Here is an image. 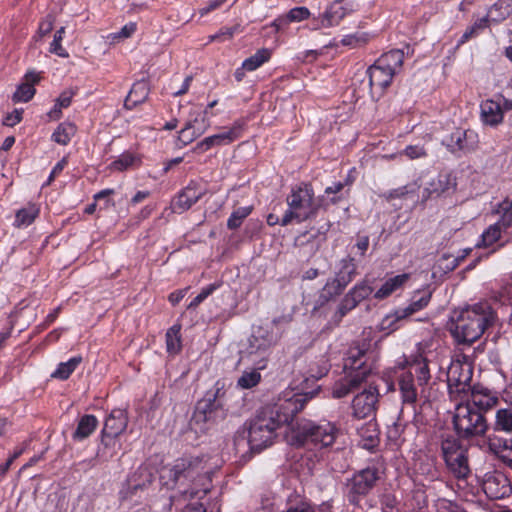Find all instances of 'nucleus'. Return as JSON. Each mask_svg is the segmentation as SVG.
Wrapping results in <instances>:
<instances>
[{
	"mask_svg": "<svg viewBox=\"0 0 512 512\" xmlns=\"http://www.w3.org/2000/svg\"><path fill=\"white\" fill-rule=\"evenodd\" d=\"M495 313L487 302H479L455 311L450 332L458 343L471 344L493 324Z\"/></svg>",
	"mask_w": 512,
	"mask_h": 512,
	"instance_id": "obj_1",
	"label": "nucleus"
},
{
	"mask_svg": "<svg viewBox=\"0 0 512 512\" xmlns=\"http://www.w3.org/2000/svg\"><path fill=\"white\" fill-rule=\"evenodd\" d=\"M404 61V52L399 49L390 50L382 54L366 74L369 78V85L372 96H380L391 84L395 74L401 69Z\"/></svg>",
	"mask_w": 512,
	"mask_h": 512,
	"instance_id": "obj_2",
	"label": "nucleus"
},
{
	"mask_svg": "<svg viewBox=\"0 0 512 512\" xmlns=\"http://www.w3.org/2000/svg\"><path fill=\"white\" fill-rule=\"evenodd\" d=\"M453 426L458 437L465 440L482 437L489 430L484 413L476 409L469 401L456 405Z\"/></svg>",
	"mask_w": 512,
	"mask_h": 512,
	"instance_id": "obj_3",
	"label": "nucleus"
},
{
	"mask_svg": "<svg viewBox=\"0 0 512 512\" xmlns=\"http://www.w3.org/2000/svg\"><path fill=\"white\" fill-rule=\"evenodd\" d=\"M430 378V370L425 360L410 364L398 377L403 402L414 404L418 396L424 392Z\"/></svg>",
	"mask_w": 512,
	"mask_h": 512,
	"instance_id": "obj_4",
	"label": "nucleus"
},
{
	"mask_svg": "<svg viewBox=\"0 0 512 512\" xmlns=\"http://www.w3.org/2000/svg\"><path fill=\"white\" fill-rule=\"evenodd\" d=\"M288 209L281 219V225L286 226L293 220L298 222L308 219L316 214L313 206V192L308 185L292 191L287 197Z\"/></svg>",
	"mask_w": 512,
	"mask_h": 512,
	"instance_id": "obj_5",
	"label": "nucleus"
},
{
	"mask_svg": "<svg viewBox=\"0 0 512 512\" xmlns=\"http://www.w3.org/2000/svg\"><path fill=\"white\" fill-rule=\"evenodd\" d=\"M280 427L276 421L262 409L250 423L248 444L252 451H261L272 444L276 429Z\"/></svg>",
	"mask_w": 512,
	"mask_h": 512,
	"instance_id": "obj_6",
	"label": "nucleus"
},
{
	"mask_svg": "<svg viewBox=\"0 0 512 512\" xmlns=\"http://www.w3.org/2000/svg\"><path fill=\"white\" fill-rule=\"evenodd\" d=\"M275 342L276 337L267 327H254L244 353L255 365H258L259 369H264L267 364L268 351Z\"/></svg>",
	"mask_w": 512,
	"mask_h": 512,
	"instance_id": "obj_7",
	"label": "nucleus"
},
{
	"mask_svg": "<svg viewBox=\"0 0 512 512\" xmlns=\"http://www.w3.org/2000/svg\"><path fill=\"white\" fill-rule=\"evenodd\" d=\"M310 393H297L289 398H285L280 403L274 406L263 408L275 421L281 426L282 424H289L294 416L303 409L306 402L314 397L316 391Z\"/></svg>",
	"mask_w": 512,
	"mask_h": 512,
	"instance_id": "obj_8",
	"label": "nucleus"
},
{
	"mask_svg": "<svg viewBox=\"0 0 512 512\" xmlns=\"http://www.w3.org/2000/svg\"><path fill=\"white\" fill-rule=\"evenodd\" d=\"M206 462L203 457L188 456L177 459L170 469L173 479L177 483L184 484L186 481H202L205 476Z\"/></svg>",
	"mask_w": 512,
	"mask_h": 512,
	"instance_id": "obj_9",
	"label": "nucleus"
},
{
	"mask_svg": "<svg viewBox=\"0 0 512 512\" xmlns=\"http://www.w3.org/2000/svg\"><path fill=\"white\" fill-rule=\"evenodd\" d=\"M472 366L467 361L453 360L448 367L447 383L451 396H459L470 391Z\"/></svg>",
	"mask_w": 512,
	"mask_h": 512,
	"instance_id": "obj_10",
	"label": "nucleus"
},
{
	"mask_svg": "<svg viewBox=\"0 0 512 512\" xmlns=\"http://www.w3.org/2000/svg\"><path fill=\"white\" fill-rule=\"evenodd\" d=\"M210 127L207 117V110L194 109L189 116L185 126L180 130L178 140L183 145H188L196 138L203 135Z\"/></svg>",
	"mask_w": 512,
	"mask_h": 512,
	"instance_id": "obj_11",
	"label": "nucleus"
},
{
	"mask_svg": "<svg viewBox=\"0 0 512 512\" xmlns=\"http://www.w3.org/2000/svg\"><path fill=\"white\" fill-rule=\"evenodd\" d=\"M378 479L375 468H366L353 476L348 484V498L353 504H357L359 497L366 495Z\"/></svg>",
	"mask_w": 512,
	"mask_h": 512,
	"instance_id": "obj_12",
	"label": "nucleus"
},
{
	"mask_svg": "<svg viewBox=\"0 0 512 512\" xmlns=\"http://www.w3.org/2000/svg\"><path fill=\"white\" fill-rule=\"evenodd\" d=\"M355 274L356 265L354 263V259L351 257L342 259L339 263L338 270L336 271L335 278L331 282L326 283L324 287L326 294L322 295V297H332L333 295L339 294L352 280Z\"/></svg>",
	"mask_w": 512,
	"mask_h": 512,
	"instance_id": "obj_13",
	"label": "nucleus"
},
{
	"mask_svg": "<svg viewBox=\"0 0 512 512\" xmlns=\"http://www.w3.org/2000/svg\"><path fill=\"white\" fill-rule=\"evenodd\" d=\"M378 396L377 388L372 386L357 394L352 401L353 416L359 419L373 416L376 411Z\"/></svg>",
	"mask_w": 512,
	"mask_h": 512,
	"instance_id": "obj_14",
	"label": "nucleus"
},
{
	"mask_svg": "<svg viewBox=\"0 0 512 512\" xmlns=\"http://www.w3.org/2000/svg\"><path fill=\"white\" fill-rule=\"evenodd\" d=\"M372 288L366 283L357 284L342 300L338 310L333 316V326H337L346 313L367 298L372 293Z\"/></svg>",
	"mask_w": 512,
	"mask_h": 512,
	"instance_id": "obj_15",
	"label": "nucleus"
},
{
	"mask_svg": "<svg viewBox=\"0 0 512 512\" xmlns=\"http://www.w3.org/2000/svg\"><path fill=\"white\" fill-rule=\"evenodd\" d=\"M482 489L490 499H502L511 491L508 478L498 471L487 472L484 475Z\"/></svg>",
	"mask_w": 512,
	"mask_h": 512,
	"instance_id": "obj_16",
	"label": "nucleus"
},
{
	"mask_svg": "<svg viewBox=\"0 0 512 512\" xmlns=\"http://www.w3.org/2000/svg\"><path fill=\"white\" fill-rule=\"evenodd\" d=\"M371 335V330L363 332V342L357 343L352 346L347 354V358L345 359L344 368L349 369L348 372L368 370V374L370 373V369L365 366L366 361L364 360L366 353L369 351L371 344L368 341Z\"/></svg>",
	"mask_w": 512,
	"mask_h": 512,
	"instance_id": "obj_17",
	"label": "nucleus"
},
{
	"mask_svg": "<svg viewBox=\"0 0 512 512\" xmlns=\"http://www.w3.org/2000/svg\"><path fill=\"white\" fill-rule=\"evenodd\" d=\"M368 370L346 372V374L338 379L331 387V395L335 399L347 396L349 393L357 389L367 378Z\"/></svg>",
	"mask_w": 512,
	"mask_h": 512,
	"instance_id": "obj_18",
	"label": "nucleus"
},
{
	"mask_svg": "<svg viewBox=\"0 0 512 512\" xmlns=\"http://www.w3.org/2000/svg\"><path fill=\"white\" fill-rule=\"evenodd\" d=\"M220 389L212 396H208L198 402L192 417V423L200 424L212 420L214 411L222 406L218 400Z\"/></svg>",
	"mask_w": 512,
	"mask_h": 512,
	"instance_id": "obj_19",
	"label": "nucleus"
},
{
	"mask_svg": "<svg viewBox=\"0 0 512 512\" xmlns=\"http://www.w3.org/2000/svg\"><path fill=\"white\" fill-rule=\"evenodd\" d=\"M476 409L485 413L494 407L498 398L487 388L474 386L470 388V398L467 399Z\"/></svg>",
	"mask_w": 512,
	"mask_h": 512,
	"instance_id": "obj_20",
	"label": "nucleus"
},
{
	"mask_svg": "<svg viewBox=\"0 0 512 512\" xmlns=\"http://www.w3.org/2000/svg\"><path fill=\"white\" fill-rule=\"evenodd\" d=\"M128 417L123 409H114L104 422L103 435L119 436L127 428Z\"/></svg>",
	"mask_w": 512,
	"mask_h": 512,
	"instance_id": "obj_21",
	"label": "nucleus"
},
{
	"mask_svg": "<svg viewBox=\"0 0 512 512\" xmlns=\"http://www.w3.org/2000/svg\"><path fill=\"white\" fill-rule=\"evenodd\" d=\"M202 196L201 191L195 187L187 186L172 202V209L176 213H183L192 207Z\"/></svg>",
	"mask_w": 512,
	"mask_h": 512,
	"instance_id": "obj_22",
	"label": "nucleus"
},
{
	"mask_svg": "<svg viewBox=\"0 0 512 512\" xmlns=\"http://www.w3.org/2000/svg\"><path fill=\"white\" fill-rule=\"evenodd\" d=\"M481 119L486 125L497 126L503 121V109L499 102L486 100L481 104Z\"/></svg>",
	"mask_w": 512,
	"mask_h": 512,
	"instance_id": "obj_23",
	"label": "nucleus"
},
{
	"mask_svg": "<svg viewBox=\"0 0 512 512\" xmlns=\"http://www.w3.org/2000/svg\"><path fill=\"white\" fill-rule=\"evenodd\" d=\"M242 123L236 121L231 127L225 128L222 132L208 136L212 147L224 146L232 143L241 136Z\"/></svg>",
	"mask_w": 512,
	"mask_h": 512,
	"instance_id": "obj_24",
	"label": "nucleus"
},
{
	"mask_svg": "<svg viewBox=\"0 0 512 512\" xmlns=\"http://www.w3.org/2000/svg\"><path fill=\"white\" fill-rule=\"evenodd\" d=\"M40 77L35 72H28L25 75V82L20 84L13 94L14 102H28L35 94L34 84L39 81Z\"/></svg>",
	"mask_w": 512,
	"mask_h": 512,
	"instance_id": "obj_25",
	"label": "nucleus"
},
{
	"mask_svg": "<svg viewBox=\"0 0 512 512\" xmlns=\"http://www.w3.org/2000/svg\"><path fill=\"white\" fill-rule=\"evenodd\" d=\"M351 10L342 1L333 2L322 16V27L338 25Z\"/></svg>",
	"mask_w": 512,
	"mask_h": 512,
	"instance_id": "obj_26",
	"label": "nucleus"
},
{
	"mask_svg": "<svg viewBox=\"0 0 512 512\" xmlns=\"http://www.w3.org/2000/svg\"><path fill=\"white\" fill-rule=\"evenodd\" d=\"M414 470L416 473L425 476L429 480H434L438 477L436 468V460L433 456L428 454H419L414 461Z\"/></svg>",
	"mask_w": 512,
	"mask_h": 512,
	"instance_id": "obj_27",
	"label": "nucleus"
},
{
	"mask_svg": "<svg viewBox=\"0 0 512 512\" xmlns=\"http://www.w3.org/2000/svg\"><path fill=\"white\" fill-rule=\"evenodd\" d=\"M360 437L359 445L367 450H371L379 443V433L376 423L368 422L357 429Z\"/></svg>",
	"mask_w": 512,
	"mask_h": 512,
	"instance_id": "obj_28",
	"label": "nucleus"
},
{
	"mask_svg": "<svg viewBox=\"0 0 512 512\" xmlns=\"http://www.w3.org/2000/svg\"><path fill=\"white\" fill-rule=\"evenodd\" d=\"M449 471L458 479H464L470 473L465 451L458 453L445 461Z\"/></svg>",
	"mask_w": 512,
	"mask_h": 512,
	"instance_id": "obj_29",
	"label": "nucleus"
},
{
	"mask_svg": "<svg viewBox=\"0 0 512 512\" xmlns=\"http://www.w3.org/2000/svg\"><path fill=\"white\" fill-rule=\"evenodd\" d=\"M475 138L474 132L458 129L451 134L452 147L461 151H471L475 148Z\"/></svg>",
	"mask_w": 512,
	"mask_h": 512,
	"instance_id": "obj_30",
	"label": "nucleus"
},
{
	"mask_svg": "<svg viewBox=\"0 0 512 512\" xmlns=\"http://www.w3.org/2000/svg\"><path fill=\"white\" fill-rule=\"evenodd\" d=\"M149 94V87L146 81H138L136 82L126 100H125V106L128 108H132L140 103H143Z\"/></svg>",
	"mask_w": 512,
	"mask_h": 512,
	"instance_id": "obj_31",
	"label": "nucleus"
},
{
	"mask_svg": "<svg viewBox=\"0 0 512 512\" xmlns=\"http://www.w3.org/2000/svg\"><path fill=\"white\" fill-rule=\"evenodd\" d=\"M101 436V446L97 450V456L107 461L116 455L120 443L117 439L118 436L103 435L102 433Z\"/></svg>",
	"mask_w": 512,
	"mask_h": 512,
	"instance_id": "obj_32",
	"label": "nucleus"
},
{
	"mask_svg": "<svg viewBox=\"0 0 512 512\" xmlns=\"http://www.w3.org/2000/svg\"><path fill=\"white\" fill-rule=\"evenodd\" d=\"M492 429L495 432L512 433V408H502L496 411Z\"/></svg>",
	"mask_w": 512,
	"mask_h": 512,
	"instance_id": "obj_33",
	"label": "nucleus"
},
{
	"mask_svg": "<svg viewBox=\"0 0 512 512\" xmlns=\"http://www.w3.org/2000/svg\"><path fill=\"white\" fill-rule=\"evenodd\" d=\"M408 274H401L389 278L384 282V284L375 292L374 297L376 299H384L390 296L394 291L403 286V284L408 280Z\"/></svg>",
	"mask_w": 512,
	"mask_h": 512,
	"instance_id": "obj_34",
	"label": "nucleus"
},
{
	"mask_svg": "<svg viewBox=\"0 0 512 512\" xmlns=\"http://www.w3.org/2000/svg\"><path fill=\"white\" fill-rule=\"evenodd\" d=\"M98 420L94 415H84L80 418L78 426L73 434V438L83 440L89 437L96 429Z\"/></svg>",
	"mask_w": 512,
	"mask_h": 512,
	"instance_id": "obj_35",
	"label": "nucleus"
},
{
	"mask_svg": "<svg viewBox=\"0 0 512 512\" xmlns=\"http://www.w3.org/2000/svg\"><path fill=\"white\" fill-rule=\"evenodd\" d=\"M271 54V50L268 48H261L257 50L252 56L243 61L244 69L249 72L258 69L270 60Z\"/></svg>",
	"mask_w": 512,
	"mask_h": 512,
	"instance_id": "obj_36",
	"label": "nucleus"
},
{
	"mask_svg": "<svg viewBox=\"0 0 512 512\" xmlns=\"http://www.w3.org/2000/svg\"><path fill=\"white\" fill-rule=\"evenodd\" d=\"M82 362L81 356H76L69 359L67 362H62L58 365L56 370L51 374V377L66 380L75 371L78 365Z\"/></svg>",
	"mask_w": 512,
	"mask_h": 512,
	"instance_id": "obj_37",
	"label": "nucleus"
},
{
	"mask_svg": "<svg viewBox=\"0 0 512 512\" xmlns=\"http://www.w3.org/2000/svg\"><path fill=\"white\" fill-rule=\"evenodd\" d=\"M181 326L178 324L173 325L167 330L166 333V348L168 353L177 354L181 350Z\"/></svg>",
	"mask_w": 512,
	"mask_h": 512,
	"instance_id": "obj_38",
	"label": "nucleus"
},
{
	"mask_svg": "<svg viewBox=\"0 0 512 512\" xmlns=\"http://www.w3.org/2000/svg\"><path fill=\"white\" fill-rule=\"evenodd\" d=\"M76 133V126L70 122L61 123L52 135L53 140L61 145L69 143Z\"/></svg>",
	"mask_w": 512,
	"mask_h": 512,
	"instance_id": "obj_39",
	"label": "nucleus"
},
{
	"mask_svg": "<svg viewBox=\"0 0 512 512\" xmlns=\"http://www.w3.org/2000/svg\"><path fill=\"white\" fill-rule=\"evenodd\" d=\"M258 365L254 369H247L243 371L237 380V386L242 389H251L259 384L261 381V374Z\"/></svg>",
	"mask_w": 512,
	"mask_h": 512,
	"instance_id": "obj_40",
	"label": "nucleus"
},
{
	"mask_svg": "<svg viewBox=\"0 0 512 512\" xmlns=\"http://www.w3.org/2000/svg\"><path fill=\"white\" fill-rule=\"evenodd\" d=\"M38 213L39 209L35 205L29 204L16 213L15 225L17 227L30 225L35 220Z\"/></svg>",
	"mask_w": 512,
	"mask_h": 512,
	"instance_id": "obj_41",
	"label": "nucleus"
},
{
	"mask_svg": "<svg viewBox=\"0 0 512 512\" xmlns=\"http://www.w3.org/2000/svg\"><path fill=\"white\" fill-rule=\"evenodd\" d=\"M488 441L490 449L494 451L509 468H512V448L508 446L507 441H504L502 446L500 444L497 446L490 436H488Z\"/></svg>",
	"mask_w": 512,
	"mask_h": 512,
	"instance_id": "obj_42",
	"label": "nucleus"
},
{
	"mask_svg": "<svg viewBox=\"0 0 512 512\" xmlns=\"http://www.w3.org/2000/svg\"><path fill=\"white\" fill-rule=\"evenodd\" d=\"M497 213L502 216L496 224H499L501 229H507L512 225V200L505 199L498 205Z\"/></svg>",
	"mask_w": 512,
	"mask_h": 512,
	"instance_id": "obj_43",
	"label": "nucleus"
},
{
	"mask_svg": "<svg viewBox=\"0 0 512 512\" xmlns=\"http://www.w3.org/2000/svg\"><path fill=\"white\" fill-rule=\"evenodd\" d=\"M140 160L129 153L122 154L117 160L113 161L110 165L112 170L124 171L131 167L137 166Z\"/></svg>",
	"mask_w": 512,
	"mask_h": 512,
	"instance_id": "obj_44",
	"label": "nucleus"
},
{
	"mask_svg": "<svg viewBox=\"0 0 512 512\" xmlns=\"http://www.w3.org/2000/svg\"><path fill=\"white\" fill-rule=\"evenodd\" d=\"M370 40V35L366 32L358 31L354 34L346 35L341 40L344 46L357 48L365 45Z\"/></svg>",
	"mask_w": 512,
	"mask_h": 512,
	"instance_id": "obj_45",
	"label": "nucleus"
},
{
	"mask_svg": "<svg viewBox=\"0 0 512 512\" xmlns=\"http://www.w3.org/2000/svg\"><path fill=\"white\" fill-rule=\"evenodd\" d=\"M400 313H401V309L396 310L393 314H389L386 317H384L382 319L381 323L379 324L380 330L387 331V333L389 334V333L395 331L396 329H398L397 323L400 320H403L406 318L405 316H401Z\"/></svg>",
	"mask_w": 512,
	"mask_h": 512,
	"instance_id": "obj_46",
	"label": "nucleus"
},
{
	"mask_svg": "<svg viewBox=\"0 0 512 512\" xmlns=\"http://www.w3.org/2000/svg\"><path fill=\"white\" fill-rule=\"evenodd\" d=\"M431 295L430 293L423 294L417 300H414L407 307L401 309V316H405L406 318L414 314L415 312L426 307L430 301Z\"/></svg>",
	"mask_w": 512,
	"mask_h": 512,
	"instance_id": "obj_47",
	"label": "nucleus"
},
{
	"mask_svg": "<svg viewBox=\"0 0 512 512\" xmlns=\"http://www.w3.org/2000/svg\"><path fill=\"white\" fill-rule=\"evenodd\" d=\"M450 189V179L447 175L440 176L437 179V182H432L429 188H426L425 191L428 193V196L436 195L439 196L443 193L448 192Z\"/></svg>",
	"mask_w": 512,
	"mask_h": 512,
	"instance_id": "obj_48",
	"label": "nucleus"
},
{
	"mask_svg": "<svg viewBox=\"0 0 512 512\" xmlns=\"http://www.w3.org/2000/svg\"><path fill=\"white\" fill-rule=\"evenodd\" d=\"M443 458L446 461L450 457L462 453L464 451L459 442L454 438H447L442 441L441 445Z\"/></svg>",
	"mask_w": 512,
	"mask_h": 512,
	"instance_id": "obj_49",
	"label": "nucleus"
},
{
	"mask_svg": "<svg viewBox=\"0 0 512 512\" xmlns=\"http://www.w3.org/2000/svg\"><path fill=\"white\" fill-rule=\"evenodd\" d=\"M339 433L340 430L336 427L335 423L327 422L325 425L322 424V446L331 445Z\"/></svg>",
	"mask_w": 512,
	"mask_h": 512,
	"instance_id": "obj_50",
	"label": "nucleus"
},
{
	"mask_svg": "<svg viewBox=\"0 0 512 512\" xmlns=\"http://www.w3.org/2000/svg\"><path fill=\"white\" fill-rule=\"evenodd\" d=\"M251 209L249 207H241L235 210L227 221L229 229H237L242 224V221L250 214Z\"/></svg>",
	"mask_w": 512,
	"mask_h": 512,
	"instance_id": "obj_51",
	"label": "nucleus"
},
{
	"mask_svg": "<svg viewBox=\"0 0 512 512\" xmlns=\"http://www.w3.org/2000/svg\"><path fill=\"white\" fill-rule=\"evenodd\" d=\"M501 230L499 224L489 226L482 234V245L487 247L495 243L500 238Z\"/></svg>",
	"mask_w": 512,
	"mask_h": 512,
	"instance_id": "obj_52",
	"label": "nucleus"
},
{
	"mask_svg": "<svg viewBox=\"0 0 512 512\" xmlns=\"http://www.w3.org/2000/svg\"><path fill=\"white\" fill-rule=\"evenodd\" d=\"M65 33V28L61 27L58 29L54 35V39L50 45V52L54 53L60 57H68V53L66 50L61 46V41L63 39V35Z\"/></svg>",
	"mask_w": 512,
	"mask_h": 512,
	"instance_id": "obj_53",
	"label": "nucleus"
},
{
	"mask_svg": "<svg viewBox=\"0 0 512 512\" xmlns=\"http://www.w3.org/2000/svg\"><path fill=\"white\" fill-rule=\"evenodd\" d=\"M136 28H137L136 23H134V22L127 23L126 25H124L121 28L120 31L110 34L108 36V38L112 42H116V41L118 42V41H121L123 39H127V38L131 37L134 34V32L136 31Z\"/></svg>",
	"mask_w": 512,
	"mask_h": 512,
	"instance_id": "obj_54",
	"label": "nucleus"
},
{
	"mask_svg": "<svg viewBox=\"0 0 512 512\" xmlns=\"http://www.w3.org/2000/svg\"><path fill=\"white\" fill-rule=\"evenodd\" d=\"M288 23L301 22L310 16V11L306 7H295L285 14Z\"/></svg>",
	"mask_w": 512,
	"mask_h": 512,
	"instance_id": "obj_55",
	"label": "nucleus"
},
{
	"mask_svg": "<svg viewBox=\"0 0 512 512\" xmlns=\"http://www.w3.org/2000/svg\"><path fill=\"white\" fill-rule=\"evenodd\" d=\"M402 154H404L405 156H407L411 160L419 159V158H424V157L427 156L426 149L424 148V146H421V145H410V146H407L403 150Z\"/></svg>",
	"mask_w": 512,
	"mask_h": 512,
	"instance_id": "obj_56",
	"label": "nucleus"
},
{
	"mask_svg": "<svg viewBox=\"0 0 512 512\" xmlns=\"http://www.w3.org/2000/svg\"><path fill=\"white\" fill-rule=\"evenodd\" d=\"M54 25V18L51 15H48L43 21L40 22L37 34L35 38H43L44 36L48 35Z\"/></svg>",
	"mask_w": 512,
	"mask_h": 512,
	"instance_id": "obj_57",
	"label": "nucleus"
},
{
	"mask_svg": "<svg viewBox=\"0 0 512 512\" xmlns=\"http://www.w3.org/2000/svg\"><path fill=\"white\" fill-rule=\"evenodd\" d=\"M318 430V427L311 424L310 422L306 421L302 424V432L299 433V436H298V443L299 444H304V442L306 441V439L309 437V436H313L316 431Z\"/></svg>",
	"mask_w": 512,
	"mask_h": 512,
	"instance_id": "obj_58",
	"label": "nucleus"
},
{
	"mask_svg": "<svg viewBox=\"0 0 512 512\" xmlns=\"http://www.w3.org/2000/svg\"><path fill=\"white\" fill-rule=\"evenodd\" d=\"M215 289L214 285L204 288L188 305V309H195L202 303Z\"/></svg>",
	"mask_w": 512,
	"mask_h": 512,
	"instance_id": "obj_59",
	"label": "nucleus"
},
{
	"mask_svg": "<svg viewBox=\"0 0 512 512\" xmlns=\"http://www.w3.org/2000/svg\"><path fill=\"white\" fill-rule=\"evenodd\" d=\"M227 0H209L205 6L198 10V13L201 17L207 15L208 13L220 8Z\"/></svg>",
	"mask_w": 512,
	"mask_h": 512,
	"instance_id": "obj_60",
	"label": "nucleus"
},
{
	"mask_svg": "<svg viewBox=\"0 0 512 512\" xmlns=\"http://www.w3.org/2000/svg\"><path fill=\"white\" fill-rule=\"evenodd\" d=\"M24 452V448H16L13 454L9 457L6 463L0 465V480L4 477L6 472L9 470L11 464L15 459H17Z\"/></svg>",
	"mask_w": 512,
	"mask_h": 512,
	"instance_id": "obj_61",
	"label": "nucleus"
},
{
	"mask_svg": "<svg viewBox=\"0 0 512 512\" xmlns=\"http://www.w3.org/2000/svg\"><path fill=\"white\" fill-rule=\"evenodd\" d=\"M22 120V110L15 109L13 112L6 115L3 120V124L9 127H13Z\"/></svg>",
	"mask_w": 512,
	"mask_h": 512,
	"instance_id": "obj_62",
	"label": "nucleus"
},
{
	"mask_svg": "<svg viewBox=\"0 0 512 512\" xmlns=\"http://www.w3.org/2000/svg\"><path fill=\"white\" fill-rule=\"evenodd\" d=\"M73 96H74V91H72V90L63 91L56 100L57 106H59L60 108L69 107Z\"/></svg>",
	"mask_w": 512,
	"mask_h": 512,
	"instance_id": "obj_63",
	"label": "nucleus"
},
{
	"mask_svg": "<svg viewBox=\"0 0 512 512\" xmlns=\"http://www.w3.org/2000/svg\"><path fill=\"white\" fill-rule=\"evenodd\" d=\"M239 32V25L233 26V27H225L220 29L217 34L219 41H226L233 38L234 34Z\"/></svg>",
	"mask_w": 512,
	"mask_h": 512,
	"instance_id": "obj_64",
	"label": "nucleus"
}]
</instances>
